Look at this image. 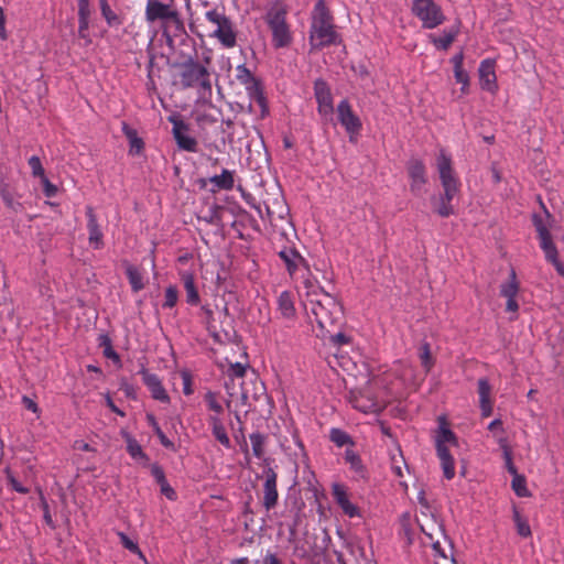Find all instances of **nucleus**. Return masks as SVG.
Masks as SVG:
<instances>
[{
	"mask_svg": "<svg viewBox=\"0 0 564 564\" xmlns=\"http://www.w3.org/2000/svg\"><path fill=\"white\" fill-rule=\"evenodd\" d=\"M389 388L386 379L372 377L366 380L365 386L350 391L351 405L366 414H377L388 403Z\"/></svg>",
	"mask_w": 564,
	"mask_h": 564,
	"instance_id": "nucleus-1",
	"label": "nucleus"
},
{
	"mask_svg": "<svg viewBox=\"0 0 564 564\" xmlns=\"http://www.w3.org/2000/svg\"><path fill=\"white\" fill-rule=\"evenodd\" d=\"M144 15L149 23L160 22L163 35L170 45L173 44V37L184 32V24L173 3L148 0Z\"/></svg>",
	"mask_w": 564,
	"mask_h": 564,
	"instance_id": "nucleus-2",
	"label": "nucleus"
},
{
	"mask_svg": "<svg viewBox=\"0 0 564 564\" xmlns=\"http://www.w3.org/2000/svg\"><path fill=\"white\" fill-rule=\"evenodd\" d=\"M303 306L311 322L315 321L321 329H328L341 317L339 303L329 293H318L310 301H303Z\"/></svg>",
	"mask_w": 564,
	"mask_h": 564,
	"instance_id": "nucleus-3",
	"label": "nucleus"
},
{
	"mask_svg": "<svg viewBox=\"0 0 564 564\" xmlns=\"http://www.w3.org/2000/svg\"><path fill=\"white\" fill-rule=\"evenodd\" d=\"M338 34L335 31L333 17L324 0H317L312 11L310 42L312 47L319 48L337 43Z\"/></svg>",
	"mask_w": 564,
	"mask_h": 564,
	"instance_id": "nucleus-4",
	"label": "nucleus"
},
{
	"mask_svg": "<svg viewBox=\"0 0 564 564\" xmlns=\"http://www.w3.org/2000/svg\"><path fill=\"white\" fill-rule=\"evenodd\" d=\"M434 444L444 477L449 480L455 476V460L449 449L458 446V440L448 427L444 416L438 417V426L434 434Z\"/></svg>",
	"mask_w": 564,
	"mask_h": 564,
	"instance_id": "nucleus-5",
	"label": "nucleus"
},
{
	"mask_svg": "<svg viewBox=\"0 0 564 564\" xmlns=\"http://www.w3.org/2000/svg\"><path fill=\"white\" fill-rule=\"evenodd\" d=\"M184 88H196L202 99L212 97V74L208 67L193 59L184 63L180 73Z\"/></svg>",
	"mask_w": 564,
	"mask_h": 564,
	"instance_id": "nucleus-6",
	"label": "nucleus"
},
{
	"mask_svg": "<svg viewBox=\"0 0 564 564\" xmlns=\"http://www.w3.org/2000/svg\"><path fill=\"white\" fill-rule=\"evenodd\" d=\"M286 8L281 2L272 4L265 13V22L272 33V43L274 47H285L292 41V33L286 23Z\"/></svg>",
	"mask_w": 564,
	"mask_h": 564,
	"instance_id": "nucleus-7",
	"label": "nucleus"
},
{
	"mask_svg": "<svg viewBox=\"0 0 564 564\" xmlns=\"http://www.w3.org/2000/svg\"><path fill=\"white\" fill-rule=\"evenodd\" d=\"M552 221L551 215L546 210L544 212V215H533V224L545 259L555 267L556 271L561 275H564V265L557 258V249L550 232Z\"/></svg>",
	"mask_w": 564,
	"mask_h": 564,
	"instance_id": "nucleus-8",
	"label": "nucleus"
},
{
	"mask_svg": "<svg viewBox=\"0 0 564 564\" xmlns=\"http://www.w3.org/2000/svg\"><path fill=\"white\" fill-rule=\"evenodd\" d=\"M205 18L216 26L212 34L213 37H216L227 48L236 45L237 35L232 23L223 12L209 10L205 13Z\"/></svg>",
	"mask_w": 564,
	"mask_h": 564,
	"instance_id": "nucleus-9",
	"label": "nucleus"
},
{
	"mask_svg": "<svg viewBox=\"0 0 564 564\" xmlns=\"http://www.w3.org/2000/svg\"><path fill=\"white\" fill-rule=\"evenodd\" d=\"M412 11L425 29H435L445 21L442 8L434 0H413Z\"/></svg>",
	"mask_w": 564,
	"mask_h": 564,
	"instance_id": "nucleus-10",
	"label": "nucleus"
},
{
	"mask_svg": "<svg viewBox=\"0 0 564 564\" xmlns=\"http://www.w3.org/2000/svg\"><path fill=\"white\" fill-rule=\"evenodd\" d=\"M167 120L172 123V134L177 147L187 152H197L198 142L191 135L189 124L177 113L171 115Z\"/></svg>",
	"mask_w": 564,
	"mask_h": 564,
	"instance_id": "nucleus-11",
	"label": "nucleus"
},
{
	"mask_svg": "<svg viewBox=\"0 0 564 564\" xmlns=\"http://www.w3.org/2000/svg\"><path fill=\"white\" fill-rule=\"evenodd\" d=\"M332 495L345 516L350 519L362 517L360 508L350 500V494L345 485L334 482L332 485Z\"/></svg>",
	"mask_w": 564,
	"mask_h": 564,
	"instance_id": "nucleus-12",
	"label": "nucleus"
},
{
	"mask_svg": "<svg viewBox=\"0 0 564 564\" xmlns=\"http://www.w3.org/2000/svg\"><path fill=\"white\" fill-rule=\"evenodd\" d=\"M299 273L300 275H295L294 279L297 281V292L303 301H310L312 297L318 296V293H325L307 265H303Z\"/></svg>",
	"mask_w": 564,
	"mask_h": 564,
	"instance_id": "nucleus-13",
	"label": "nucleus"
},
{
	"mask_svg": "<svg viewBox=\"0 0 564 564\" xmlns=\"http://www.w3.org/2000/svg\"><path fill=\"white\" fill-rule=\"evenodd\" d=\"M337 118L340 124L345 128L346 132L349 134V140L355 142L361 129V121L352 112L351 107L347 100H341L338 104Z\"/></svg>",
	"mask_w": 564,
	"mask_h": 564,
	"instance_id": "nucleus-14",
	"label": "nucleus"
},
{
	"mask_svg": "<svg viewBox=\"0 0 564 564\" xmlns=\"http://www.w3.org/2000/svg\"><path fill=\"white\" fill-rule=\"evenodd\" d=\"M314 93L317 101L318 113L325 119L332 118L334 105L328 85L322 79L316 80L314 85Z\"/></svg>",
	"mask_w": 564,
	"mask_h": 564,
	"instance_id": "nucleus-15",
	"label": "nucleus"
},
{
	"mask_svg": "<svg viewBox=\"0 0 564 564\" xmlns=\"http://www.w3.org/2000/svg\"><path fill=\"white\" fill-rule=\"evenodd\" d=\"M436 169L442 186H460L459 181L452 167L451 156L441 150L436 159Z\"/></svg>",
	"mask_w": 564,
	"mask_h": 564,
	"instance_id": "nucleus-16",
	"label": "nucleus"
},
{
	"mask_svg": "<svg viewBox=\"0 0 564 564\" xmlns=\"http://www.w3.org/2000/svg\"><path fill=\"white\" fill-rule=\"evenodd\" d=\"M140 373L142 376L143 383L147 386L151 393V397L156 401L169 403L171 399L165 388L163 387L161 379L144 368L140 371Z\"/></svg>",
	"mask_w": 564,
	"mask_h": 564,
	"instance_id": "nucleus-17",
	"label": "nucleus"
},
{
	"mask_svg": "<svg viewBox=\"0 0 564 564\" xmlns=\"http://www.w3.org/2000/svg\"><path fill=\"white\" fill-rule=\"evenodd\" d=\"M264 484H263V507L267 510H271L275 507L279 498L276 489V474L272 468L264 470Z\"/></svg>",
	"mask_w": 564,
	"mask_h": 564,
	"instance_id": "nucleus-18",
	"label": "nucleus"
},
{
	"mask_svg": "<svg viewBox=\"0 0 564 564\" xmlns=\"http://www.w3.org/2000/svg\"><path fill=\"white\" fill-rule=\"evenodd\" d=\"M478 73L480 87L489 93H496L498 86L495 72V61L490 58L484 59L479 65Z\"/></svg>",
	"mask_w": 564,
	"mask_h": 564,
	"instance_id": "nucleus-19",
	"label": "nucleus"
},
{
	"mask_svg": "<svg viewBox=\"0 0 564 564\" xmlns=\"http://www.w3.org/2000/svg\"><path fill=\"white\" fill-rule=\"evenodd\" d=\"M408 172L411 181V191L416 195H421V192L427 181L424 164L419 160H412L409 163Z\"/></svg>",
	"mask_w": 564,
	"mask_h": 564,
	"instance_id": "nucleus-20",
	"label": "nucleus"
},
{
	"mask_svg": "<svg viewBox=\"0 0 564 564\" xmlns=\"http://www.w3.org/2000/svg\"><path fill=\"white\" fill-rule=\"evenodd\" d=\"M245 88L250 98L251 105L253 104L259 107L261 117L267 116L269 112V109H268L267 99L263 95V90H262L260 83L256 79L251 84L247 85Z\"/></svg>",
	"mask_w": 564,
	"mask_h": 564,
	"instance_id": "nucleus-21",
	"label": "nucleus"
},
{
	"mask_svg": "<svg viewBox=\"0 0 564 564\" xmlns=\"http://www.w3.org/2000/svg\"><path fill=\"white\" fill-rule=\"evenodd\" d=\"M444 189L443 195L440 197L436 213L442 217H448L454 213L451 202L457 195L459 186H442Z\"/></svg>",
	"mask_w": 564,
	"mask_h": 564,
	"instance_id": "nucleus-22",
	"label": "nucleus"
},
{
	"mask_svg": "<svg viewBox=\"0 0 564 564\" xmlns=\"http://www.w3.org/2000/svg\"><path fill=\"white\" fill-rule=\"evenodd\" d=\"M280 258L284 261L288 272L294 278L297 272L301 271L304 263V259L293 249H284L279 252Z\"/></svg>",
	"mask_w": 564,
	"mask_h": 564,
	"instance_id": "nucleus-23",
	"label": "nucleus"
},
{
	"mask_svg": "<svg viewBox=\"0 0 564 564\" xmlns=\"http://www.w3.org/2000/svg\"><path fill=\"white\" fill-rule=\"evenodd\" d=\"M344 458L349 465V469L354 473L355 480H366L368 478L367 468L357 453L352 449H346Z\"/></svg>",
	"mask_w": 564,
	"mask_h": 564,
	"instance_id": "nucleus-24",
	"label": "nucleus"
},
{
	"mask_svg": "<svg viewBox=\"0 0 564 564\" xmlns=\"http://www.w3.org/2000/svg\"><path fill=\"white\" fill-rule=\"evenodd\" d=\"M181 280L184 284V289L186 292V302L189 305H198L200 302V297L195 285L194 274L189 271H183L181 272Z\"/></svg>",
	"mask_w": 564,
	"mask_h": 564,
	"instance_id": "nucleus-25",
	"label": "nucleus"
},
{
	"mask_svg": "<svg viewBox=\"0 0 564 564\" xmlns=\"http://www.w3.org/2000/svg\"><path fill=\"white\" fill-rule=\"evenodd\" d=\"M87 228L90 245H93L95 249H99L102 246V232L90 207L87 208Z\"/></svg>",
	"mask_w": 564,
	"mask_h": 564,
	"instance_id": "nucleus-26",
	"label": "nucleus"
},
{
	"mask_svg": "<svg viewBox=\"0 0 564 564\" xmlns=\"http://www.w3.org/2000/svg\"><path fill=\"white\" fill-rule=\"evenodd\" d=\"M278 310L283 318L293 319L296 315L294 300L289 291H283L278 297Z\"/></svg>",
	"mask_w": 564,
	"mask_h": 564,
	"instance_id": "nucleus-27",
	"label": "nucleus"
},
{
	"mask_svg": "<svg viewBox=\"0 0 564 564\" xmlns=\"http://www.w3.org/2000/svg\"><path fill=\"white\" fill-rule=\"evenodd\" d=\"M122 437L127 443V452L135 462L147 463L148 456L143 452L139 442L128 432H122Z\"/></svg>",
	"mask_w": 564,
	"mask_h": 564,
	"instance_id": "nucleus-28",
	"label": "nucleus"
},
{
	"mask_svg": "<svg viewBox=\"0 0 564 564\" xmlns=\"http://www.w3.org/2000/svg\"><path fill=\"white\" fill-rule=\"evenodd\" d=\"M209 421H210V424H212V432H213L214 437L223 446H225L226 448H230L231 447L230 440H229V437L227 435L226 429H225L223 422L220 421L219 416L212 415L209 417Z\"/></svg>",
	"mask_w": 564,
	"mask_h": 564,
	"instance_id": "nucleus-29",
	"label": "nucleus"
},
{
	"mask_svg": "<svg viewBox=\"0 0 564 564\" xmlns=\"http://www.w3.org/2000/svg\"><path fill=\"white\" fill-rule=\"evenodd\" d=\"M519 293V283L517 281L516 272L512 270L510 272V278L508 281L503 282L500 285V294L506 300L517 297Z\"/></svg>",
	"mask_w": 564,
	"mask_h": 564,
	"instance_id": "nucleus-30",
	"label": "nucleus"
},
{
	"mask_svg": "<svg viewBox=\"0 0 564 564\" xmlns=\"http://www.w3.org/2000/svg\"><path fill=\"white\" fill-rule=\"evenodd\" d=\"M457 35V31L448 30L444 31L441 36H435L434 34H430L429 37L431 42L435 45L436 48L447 50Z\"/></svg>",
	"mask_w": 564,
	"mask_h": 564,
	"instance_id": "nucleus-31",
	"label": "nucleus"
},
{
	"mask_svg": "<svg viewBox=\"0 0 564 564\" xmlns=\"http://www.w3.org/2000/svg\"><path fill=\"white\" fill-rule=\"evenodd\" d=\"M210 183L221 189H231L234 187V175L228 170H223L219 175L210 177Z\"/></svg>",
	"mask_w": 564,
	"mask_h": 564,
	"instance_id": "nucleus-32",
	"label": "nucleus"
},
{
	"mask_svg": "<svg viewBox=\"0 0 564 564\" xmlns=\"http://www.w3.org/2000/svg\"><path fill=\"white\" fill-rule=\"evenodd\" d=\"M126 274L133 292H139L144 288L143 276L138 268L128 265L126 269Z\"/></svg>",
	"mask_w": 564,
	"mask_h": 564,
	"instance_id": "nucleus-33",
	"label": "nucleus"
},
{
	"mask_svg": "<svg viewBox=\"0 0 564 564\" xmlns=\"http://www.w3.org/2000/svg\"><path fill=\"white\" fill-rule=\"evenodd\" d=\"M147 422L148 424L152 427V430L154 431V433L156 434V436L159 437L161 444L166 447V448H172L174 449V444L172 441H170L166 435L164 434V432L161 430L155 416L151 413H148L147 414Z\"/></svg>",
	"mask_w": 564,
	"mask_h": 564,
	"instance_id": "nucleus-34",
	"label": "nucleus"
},
{
	"mask_svg": "<svg viewBox=\"0 0 564 564\" xmlns=\"http://www.w3.org/2000/svg\"><path fill=\"white\" fill-rule=\"evenodd\" d=\"M419 359L425 372H430L434 366V358L431 354L430 345L423 343L419 348Z\"/></svg>",
	"mask_w": 564,
	"mask_h": 564,
	"instance_id": "nucleus-35",
	"label": "nucleus"
},
{
	"mask_svg": "<svg viewBox=\"0 0 564 564\" xmlns=\"http://www.w3.org/2000/svg\"><path fill=\"white\" fill-rule=\"evenodd\" d=\"M478 394H479V404L492 402L491 401V387L486 378H481L478 380Z\"/></svg>",
	"mask_w": 564,
	"mask_h": 564,
	"instance_id": "nucleus-36",
	"label": "nucleus"
},
{
	"mask_svg": "<svg viewBox=\"0 0 564 564\" xmlns=\"http://www.w3.org/2000/svg\"><path fill=\"white\" fill-rule=\"evenodd\" d=\"M101 14L109 25L120 24L118 15L111 10L107 0H99Z\"/></svg>",
	"mask_w": 564,
	"mask_h": 564,
	"instance_id": "nucleus-37",
	"label": "nucleus"
},
{
	"mask_svg": "<svg viewBox=\"0 0 564 564\" xmlns=\"http://www.w3.org/2000/svg\"><path fill=\"white\" fill-rule=\"evenodd\" d=\"M236 78L245 87L256 80L254 76L245 64L236 67Z\"/></svg>",
	"mask_w": 564,
	"mask_h": 564,
	"instance_id": "nucleus-38",
	"label": "nucleus"
},
{
	"mask_svg": "<svg viewBox=\"0 0 564 564\" xmlns=\"http://www.w3.org/2000/svg\"><path fill=\"white\" fill-rule=\"evenodd\" d=\"M512 489L514 490L516 495L519 497H528L530 495V492L527 488V482H525L524 477L518 475V473H516V475H513Z\"/></svg>",
	"mask_w": 564,
	"mask_h": 564,
	"instance_id": "nucleus-39",
	"label": "nucleus"
},
{
	"mask_svg": "<svg viewBox=\"0 0 564 564\" xmlns=\"http://www.w3.org/2000/svg\"><path fill=\"white\" fill-rule=\"evenodd\" d=\"M513 520L516 522L519 535L523 538H528L531 535V529L529 523L520 516V513L517 510H514L513 512Z\"/></svg>",
	"mask_w": 564,
	"mask_h": 564,
	"instance_id": "nucleus-40",
	"label": "nucleus"
},
{
	"mask_svg": "<svg viewBox=\"0 0 564 564\" xmlns=\"http://www.w3.org/2000/svg\"><path fill=\"white\" fill-rule=\"evenodd\" d=\"M99 339L100 346L104 348L105 357L119 362V355L113 350L110 338L106 335H101Z\"/></svg>",
	"mask_w": 564,
	"mask_h": 564,
	"instance_id": "nucleus-41",
	"label": "nucleus"
},
{
	"mask_svg": "<svg viewBox=\"0 0 564 564\" xmlns=\"http://www.w3.org/2000/svg\"><path fill=\"white\" fill-rule=\"evenodd\" d=\"M0 196L3 203L12 210L18 212L21 207V204L14 200L13 195L6 185L0 186Z\"/></svg>",
	"mask_w": 564,
	"mask_h": 564,
	"instance_id": "nucleus-42",
	"label": "nucleus"
},
{
	"mask_svg": "<svg viewBox=\"0 0 564 564\" xmlns=\"http://www.w3.org/2000/svg\"><path fill=\"white\" fill-rule=\"evenodd\" d=\"M329 437H330V441L339 447L350 443L349 435L339 429H332L330 433H329Z\"/></svg>",
	"mask_w": 564,
	"mask_h": 564,
	"instance_id": "nucleus-43",
	"label": "nucleus"
},
{
	"mask_svg": "<svg viewBox=\"0 0 564 564\" xmlns=\"http://www.w3.org/2000/svg\"><path fill=\"white\" fill-rule=\"evenodd\" d=\"M205 401L208 405V409L215 412V414L218 416L220 413H223V405L217 399V393L213 391H208L205 394Z\"/></svg>",
	"mask_w": 564,
	"mask_h": 564,
	"instance_id": "nucleus-44",
	"label": "nucleus"
},
{
	"mask_svg": "<svg viewBox=\"0 0 564 564\" xmlns=\"http://www.w3.org/2000/svg\"><path fill=\"white\" fill-rule=\"evenodd\" d=\"M118 536L120 539L121 544L132 553L138 554L141 558H144L143 553L140 551L138 544L132 541L127 534L119 532Z\"/></svg>",
	"mask_w": 564,
	"mask_h": 564,
	"instance_id": "nucleus-45",
	"label": "nucleus"
},
{
	"mask_svg": "<svg viewBox=\"0 0 564 564\" xmlns=\"http://www.w3.org/2000/svg\"><path fill=\"white\" fill-rule=\"evenodd\" d=\"M177 300H178V292H177L176 286H174V285L167 286L165 290V301H164L163 306L172 308L176 305Z\"/></svg>",
	"mask_w": 564,
	"mask_h": 564,
	"instance_id": "nucleus-46",
	"label": "nucleus"
},
{
	"mask_svg": "<svg viewBox=\"0 0 564 564\" xmlns=\"http://www.w3.org/2000/svg\"><path fill=\"white\" fill-rule=\"evenodd\" d=\"M89 29V19H78V36L84 41L85 45L91 43V39L88 33Z\"/></svg>",
	"mask_w": 564,
	"mask_h": 564,
	"instance_id": "nucleus-47",
	"label": "nucleus"
},
{
	"mask_svg": "<svg viewBox=\"0 0 564 564\" xmlns=\"http://www.w3.org/2000/svg\"><path fill=\"white\" fill-rule=\"evenodd\" d=\"M29 165L31 167L33 176L40 177L41 180L43 178V176H45V172H44V169L42 166V163H41V160L39 156H36V155L31 156L29 159Z\"/></svg>",
	"mask_w": 564,
	"mask_h": 564,
	"instance_id": "nucleus-48",
	"label": "nucleus"
},
{
	"mask_svg": "<svg viewBox=\"0 0 564 564\" xmlns=\"http://www.w3.org/2000/svg\"><path fill=\"white\" fill-rule=\"evenodd\" d=\"M4 474L7 476L8 482L12 486L13 490H15L19 494H28L29 492V489L17 480V478L11 473L10 468H6Z\"/></svg>",
	"mask_w": 564,
	"mask_h": 564,
	"instance_id": "nucleus-49",
	"label": "nucleus"
},
{
	"mask_svg": "<svg viewBox=\"0 0 564 564\" xmlns=\"http://www.w3.org/2000/svg\"><path fill=\"white\" fill-rule=\"evenodd\" d=\"M432 550L434 552L435 557H440L444 564H455V558L451 555L448 556L445 551L442 549L440 542H435L432 544Z\"/></svg>",
	"mask_w": 564,
	"mask_h": 564,
	"instance_id": "nucleus-50",
	"label": "nucleus"
},
{
	"mask_svg": "<svg viewBox=\"0 0 564 564\" xmlns=\"http://www.w3.org/2000/svg\"><path fill=\"white\" fill-rule=\"evenodd\" d=\"M455 79L462 84V93L467 94L469 87V76L465 69L454 72Z\"/></svg>",
	"mask_w": 564,
	"mask_h": 564,
	"instance_id": "nucleus-51",
	"label": "nucleus"
},
{
	"mask_svg": "<svg viewBox=\"0 0 564 564\" xmlns=\"http://www.w3.org/2000/svg\"><path fill=\"white\" fill-rule=\"evenodd\" d=\"M181 378H182V381H183V392H184V394L185 395H191L194 392L191 372L187 371V370H182L181 371Z\"/></svg>",
	"mask_w": 564,
	"mask_h": 564,
	"instance_id": "nucleus-52",
	"label": "nucleus"
},
{
	"mask_svg": "<svg viewBox=\"0 0 564 564\" xmlns=\"http://www.w3.org/2000/svg\"><path fill=\"white\" fill-rule=\"evenodd\" d=\"M250 441H251V444H252V451H253L254 456L261 457L262 453H263V448H262L263 440H262V436L260 434H258V433L257 434H251L250 435Z\"/></svg>",
	"mask_w": 564,
	"mask_h": 564,
	"instance_id": "nucleus-53",
	"label": "nucleus"
},
{
	"mask_svg": "<svg viewBox=\"0 0 564 564\" xmlns=\"http://www.w3.org/2000/svg\"><path fill=\"white\" fill-rule=\"evenodd\" d=\"M43 185V192L46 197H54L57 193V187L52 184L46 176L41 180Z\"/></svg>",
	"mask_w": 564,
	"mask_h": 564,
	"instance_id": "nucleus-54",
	"label": "nucleus"
},
{
	"mask_svg": "<svg viewBox=\"0 0 564 564\" xmlns=\"http://www.w3.org/2000/svg\"><path fill=\"white\" fill-rule=\"evenodd\" d=\"M90 9L88 0H78V19H89Z\"/></svg>",
	"mask_w": 564,
	"mask_h": 564,
	"instance_id": "nucleus-55",
	"label": "nucleus"
},
{
	"mask_svg": "<svg viewBox=\"0 0 564 564\" xmlns=\"http://www.w3.org/2000/svg\"><path fill=\"white\" fill-rule=\"evenodd\" d=\"M245 371H246V367L242 364L237 362V364L230 365V367L228 369V375L230 377L241 378L245 375Z\"/></svg>",
	"mask_w": 564,
	"mask_h": 564,
	"instance_id": "nucleus-56",
	"label": "nucleus"
},
{
	"mask_svg": "<svg viewBox=\"0 0 564 564\" xmlns=\"http://www.w3.org/2000/svg\"><path fill=\"white\" fill-rule=\"evenodd\" d=\"M502 456H503L506 468L508 469V471L510 474H512V475H516L517 468H516V466L513 465V462H512V452H511V449L510 451H505L502 453Z\"/></svg>",
	"mask_w": 564,
	"mask_h": 564,
	"instance_id": "nucleus-57",
	"label": "nucleus"
},
{
	"mask_svg": "<svg viewBox=\"0 0 564 564\" xmlns=\"http://www.w3.org/2000/svg\"><path fill=\"white\" fill-rule=\"evenodd\" d=\"M488 430L494 433V436H496V434L503 433L502 421L500 419H495L488 424Z\"/></svg>",
	"mask_w": 564,
	"mask_h": 564,
	"instance_id": "nucleus-58",
	"label": "nucleus"
},
{
	"mask_svg": "<svg viewBox=\"0 0 564 564\" xmlns=\"http://www.w3.org/2000/svg\"><path fill=\"white\" fill-rule=\"evenodd\" d=\"M451 62H452V64L454 66V72L464 69V67H463V63H464V54H463V52H459V53L455 54L451 58Z\"/></svg>",
	"mask_w": 564,
	"mask_h": 564,
	"instance_id": "nucleus-59",
	"label": "nucleus"
},
{
	"mask_svg": "<svg viewBox=\"0 0 564 564\" xmlns=\"http://www.w3.org/2000/svg\"><path fill=\"white\" fill-rule=\"evenodd\" d=\"M6 21H7V18H6L4 11L0 7V39L3 40V41L8 39V32H7V29H6Z\"/></svg>",
	"mask_w": 564,
	"mask_h": 564,
	"instance_id": "nucleus-60",
	"label": "nucleus"
},
{
	"mask_svg": "<svg viewBox=\"0 0 564 564\" xmlns=\"http://www.w3.org/2000/svg\"><path fill=\"white\" fill-rule=\"evenodd\" d=\"M161 492L170 500H174L175 499V491L174 489L167 484L165 482L164 480L162 481L161 484Z\"/></svg>",
	"mask_w": 564,
	"mask_h": 564,
	"instance_id": "nucleus-61",
	"label": "nucleus"
},
{
	"mask_svg": "<svg viewBox=\"0 0 564 564\" xmlns=\"http://www.w3.org/2000/svg\"><path fill=\"white\" fill-rule=\"evenodd\" d=\"M500 449L502 451V453L505 451H510V446H509V443H508V440L507 437L503 435V433H500V434H496L495 436Z\"/></svg>",
	"mask_w": 564,
	"mask_h": 564,
	"instance_id": "nucleus-62",
	"label": "nucleus"
},
{
	"mask_svg": "<svg viewBox=\"0 0 564 564\" xmlns=\"http://www.w3.org/2000/svg\"><path fill=\"white\" fill-rule=\"evenodd\" d=\"M506 310L507 312L517 313V311L519 310L517 297L507 300Z\"/></svg>",
	"mask_w": 564,
	"mask_h": 564,
	"instance_id": "nucleus-63",
	"label": "nucleus"
},
{
	"mask_svg": "<svg viewBox=\"0 0 564 564\" xmlns=\"http://www.w3.org/2000/svg\"><path fill=\"white\" fill-rule=\"evenodd\" d=\"M106 403H107V405L109 406V409H110L112 412L117 413V414H118V415H120V416H124V412H123V411H121V410H120V409H119V408L113 403L112 399H111L109 395H107V397H106Z\"/></svg>",
	"mask_w": 564,
	"mask_h": 564,
	"instance_id": "nucleus-64",
	"label": "nucleus"
}]
</instances>
